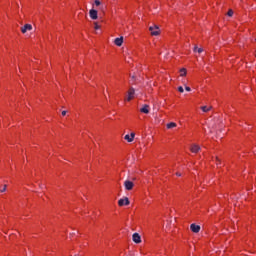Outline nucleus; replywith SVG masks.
Segmentation results:
<instances>
[{
  "label": "nucleus",
  "instance_id": "1",
  "mask_svg": "<svg viewBox=\"0 0 256 256\" xmlns=\"http://www.w3.org/2000/svg\"><path fill=\"white\" fill-rule=\"evenodd\" d=\"M149 31L151 32V35H153L155 37H157V35H159V33H160L159 26H157V25L150 26Z\"/></svg>",
  "mask_w": 256,
  "mask_h": 256
},
{
  "label": "nucleus",
  "instance_id": "2",
  "mask_svg": "<svg viewBox=\"0 0 256 256\" xmlns=\"http://www.w3.org/2000/svg\"><path fill=\"white\" fill-rule=\"evenodd\" d=\"M130 203H131V202L129 201V198H128V197L121 198V199L118 201L119 207H123V206L130 205Z\"/></svg>",
  "mask_w": 256,
  "mask_h": 256
},
{
  "label": "nucleus",
  "instance_id": "3",
  "mask_svg": "<svg viewBox=\"0 0 256 256\" xmlns=\"http://www.w3.org/2000/svg\"><path fill=\"white\" fill-rule=\"evenodd\" d=\"M124 187H125L126 191H131V189H133V187H135V184L131 180H126L124 182Z\"/></svg>",
  "mask_w": 256,
  "mask_h": 256
},
{
  "label": "nucleus",
  "instance_id": "4",
  "mask_svg": "<svg viewBox=\"0 0 256 256\" xmlns=\"http://www.w3.org/2000/svg\"><path fill=\"white\" fill-rule=\"evenodd\" d=\"M132 99H135V88L133 87L129 89L126 101H131Z\"/></svg>",
  "mask_w": 256,
  "mask_h": 256
},
{
  "label": "nucleus",
  "instance_id": "5",
  "mask_svg": "<svg viewBox=\"0 0 256 256\" xmlns=\"http://www.w3.org/2000/svg\"><path fill=\"white\" fill-rule=\"evenodd\" d=\"M190 230L192 231V233H199V231H201V226L193 223L190 225Z\"/></svg>",
  "mask_w": 256,
  "mask_h": 256
},
{
  "label": "nucleus",
  "instance_id": "6",
  "mask_svg": "<svg viewBox=\"0 0 256 256\" xmlns=\"http://www.w3.org/2000/svg\"><path fill=\"white\" fill-rule=\"evenodd\" d=\"M124 139L128 141V143H133L135 139V132H132L130 135L129 134L125 135Z\"/></svg>",
  "mask_w": 256,
  "mask_h": 256
},
{
  "label": "nucleus",
  "instance_id": "7",
  "mask_svg": "<svg viewBox=\"0 0 256 256\" xmlns=\"http://www.w3.org/2000/svg\"><path fill=\"white\" fill-rule=\"evenodd\" d=\"M27 31H33V25L25 24L23 27H21L22 33H26Z\"/></svg>",
  "mask_w": 256,
  "mask_h": 256
},
{
  "label": "nucleus",
  "instance_id": "8",
  "mask_svg": "<svg viewBox=\"0 0 256 256\" xmlns=\"http://www.w3.org/2000/svg\"><path fill=\"white\" fill-rule=\"evenodd\" d=\"M132 239L134 243H137V244L141 243V235H139V233H134L132 235Z\"/></svg>",
  "mask_w": 256,
  "mask_h": 256
},
{
  "label": "nucleus",
  "instance_id": "9",
  "mask_svg": "<svg viewBox=\"0 0 256 256\" xmlns=\"http://www.w3.org/2000/svg\"><path fill=\"white\" fill-rule=\"evenodd\" d=\"M90 18L93 19L94 21L96 19H98V14H97V10L95 9H91L89 12Z\"/></svg>",
  "mask_w": 256,
  "mask_h": 256
},
{
  "label": "nucleus",
  "instance_id": "10",
  "mask_svg": "<svg viewBox=\"0 0 256 256\" xmlns=\"http://www.w3.org/2000/svg\"><path fill=\"white\" fill-rule=\"evenodd\" d=\"M190 150L192 151V153H199V151H201V147L197 144H193Z\"/></svg>",
  "mask_w": 256,
  "mask_h": 256
},
{
  "label": "nucleus",
  "instance_id": "11",
  "mask_svg": "<svg viewBox=\"0 0 256 256\" xmlns=\"http://www.w3.org/2000/svg\"><path fill=\"white\" fill-rule=\"evenodd\" d=\"M115 45H117V47H121V45H123V37L120 38H116L114 40Z\"/></svg>",
  "mask_w": 256,
  "mask_h": 256
},
{
  "label": "nucleus",
  "instance_id": "12",
  "mask_svg": "<svg viewBox=\"0 0 256 256\" xmlns=\"http://www.w3.org/2000/svg\"><path fill=\"white\" fill-rule=\"evenodd\" d=\"M141 113H145L146 115H148L149 113V105L145 104L141 109H140Z\"/></svg>",
  "mask_w": 256,
  "mask_h": 256
},
{
  "label": "nucleus",
  "instance_id": "13",
  "mask_svg": "<svg viewBox=\"0 0 256 256\" xmlns=\"http://www.w3.org/2000/svg\"><path fill=\"white\" fill-rule=\"evenodd\" d=\"M175 127H177V123L175 122H170L167 124V129H173Z\"/></svg>",
  "mask_w": 256,
  "mask_h": 256
},
{
  "label": "nucleus",
  "instance_id": "14",
  "mask_svg": "<svg viewBox=\"0 0 256 256\" xmlns=\"http://www.w3.org/2000/svg\"><path fill=\"white\" fill-rule=\"evenodd\" d=\"M201 109H202L203 113H208V111H211L212 107L211 106L210 107L202 106Z\"/></svg>",
  "mask_w": 256,
  "mask_h": 256
},
{
  "label": "nucleus",
  "instance_id": "15",
  "mask_svg": "<svg viewBox=\"0 0 256 256\" xmlns=\"http://www.w3.org/2000/svg\"><path fill=\"white\" fill-rule=\"evenodd\" d=\"M185 75H187V69L182 68V69L180 70V77H185Z\"/></svg>",
  "mask_w": 256,
  "mask_h": 256
},
{
  "label": "nucleus",
  "instance_id": "16",
  "mask_svg": "<svg viewBox=\"0 0 256 256\" xmlns=\"http://www.w3.org/2000/svg\"><path fill=\"white\" fill-rule=\"evenodd\" d=\"M5 191H7V184H5L2 189H0V193H5Z\"/></svg>",
  "mask_w": 256,
  "mask_h": 256
},
{
  "label": "nucleus",
  "instance_id": "17",
  "mask_svg": "<svg viewBox=\"0 0 256 256\" xmlns=\"http://www.w3.org/2000/svg\"><path fill=\"white\" fill-rule=\"evenodd\" d=\"M94 29L99 30V29H101V26H99V24H97V22H94Z\"/></svg>",
  "mask_w": 256,
  "mask_h": 256
},
{
  "label": "nucleus",
  "instance_id": "18",
  "mask_svg": "<svg viewBox=\"0 0 256 256\" xmlns=\"http://www.w3.org/2000/svg\"><path fill=\"white\" fill-rule=\"evenodd\" d=\"M94 3L96 5V7H99V5H101V1H99V0H95Z\"/></svg>",
  "mask_w": 256,
  "mask_h": 256
},
{
  "label": "nucleus",
  "instance_id": "19",
  "mask_svg": "<svg viewBox=\"0 0 256 256\" xmlns=\"http://www.w3.org/2000/svg\"><path fill=\"white\" fill-rule=\"evenodd\" d=\"M227 15H228V17H233V10H229Z\"/></svg>",
  "mask_w": 256,
  "mask_h": 256
},
{
  "label": "nucleus",
  "instance_id": "20",
  "mask_svg": "<svg viewBox=\"0 0 256 256\" xmlns=\"http://www.w3.org/2000/svg\"><path fill=\"white\" fill-rule=\"evenodd\" d=\"M179 93H183L185 90L183 89V86L178 87Z\"/></svg>",
  "mask_w": 256,
  "mask_h": 256
},
{
  "label": "nucleus",
  "instance_id": "21",
  "mask_svg": "<svg viewBox=\"0 0 256 256\" xmlns=\"http://www.w3.org/2000/svg\"><path fill=\"white\" fill-rule=\"evenodd\" d=\"M185 90L189 92V91H191V87L186 86V87H185Z\"/></svg>",
  "mask_w": 256,
  "mask_h": 256
},
{
  "label": "nucleus",
  "instance_id": "22",
  "mask_svg": "<svg viewBox=\"0 0 256 256\" xmlns=\"http://www.w3.org/2000/svg\"><path fill=\"white\" fill-rule=\"evenodd\" d=\"M65 115H67V111H62V116L65 117Z\"/></svg>",
  "mask_w": 256,
  "mask_h": 256
},
{
  "label": "nucleus",
  "instance_id": "23",
  "mask_svg": "<svg viewBox=\"0 0 256 256\" xmlns=\"http://www.w3.org/2000/svg\"><path fill=\"white\" fill-rule=\"evenodd\" d=\"M203 51V48H198L197 52L201 53Z\"/></svg>",
  "mask_w": 256,
  "mask_h": 256
},
{
  "label": "nucleus",
  "instance_id": "24",
  "mask_svg": "<svg viewBox=\"0 0 256 256\" xmlns=\"http://www.w3.org/2000/svg\"><path fill=\"white\" fill-rule=\"evenodd\" d=\"M132 81H135V75L131 76Z\"/></svg>",
  "mask_w": 256,
  "mask_h": 256
},
{
  "label": "nucleus",
  "instance_id": "25",
  "mask_svg": "<svg viewBox=\"0 0 256 256\" xmlns=\"http://www.w3.org/2000/svg\"><path fill=\"white\" fill-rule=\"evenodd\" d=\"M177 177H181V173L177 172L176 173Z\"/></svg>",
  "mask_w": 256,
  "mask_h": 256
},
{
  "label": "nucleus",
  "instance_id": "26",
  "mask_svg": "<svg viewBox=\"0 0 256 256\" xmlns=\"http://www.w3.org/2000/svg\"><path fill=\"white\" fill-rule=\"evenodd\" d=\"M199 48H197V46L194 47V51H198Z\"/></svg>",
  "mask_w": 256,
  "mask_h": 256
},
{
  "label": "nucleus",
  "instance_id": "27",
  "mask_svg": "<svg viewBox=\"0 0 256 256\" xmlns=\"http://www.w3.org/2000/svg\"><path fill=\"white\" fill-rule=\"evenodd\" d=\"M216 160H217V161H219V158H218V157H216Z\"/></svg>",
  "mask_w": 256,
  "mask_h": 256
},
{
  "label": "nucleus",
  "instance_id": "28",
  "mask_svg": "<svg viewBox=\"0 0 256 256\" xmlns=\"http://www.w3.org/2000/svg\"><path fill=\"white\" fill-rule=\"evenodd\" d=\"M75 256H79V254H76Z\"/></svg>",
  "mask_w": 256,
  "mask_h": 256
}]
</instances>
